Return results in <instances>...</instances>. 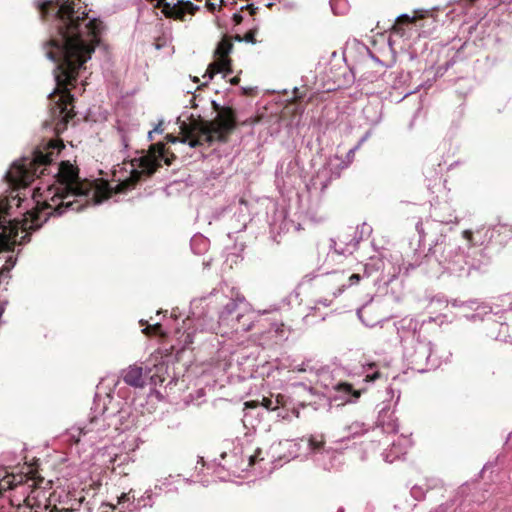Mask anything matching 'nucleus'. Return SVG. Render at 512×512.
<instances>
[{
  "mask_svg": "<svg viewBox=\"0 0 512 512\" xmlns=\"http://www.w3.org/2000/svg\"><path fill=\"white\" fill-rule=\"evenodd\" d=\"M458 93L465 95L467 92H463L460 89L457 90Z\"/></svg>",
  "mask_w": 512,
  "mask_h": 512,
  "instance_id": "nucleus-48",
  "label": "nucleus"
},
{
  "mask_svg": "<svg viewBox=\"0 0 512 512\" xmlns=\"http://www.w3.org/2000/svg\"><path fill=\"white\" fill-rule=\"evenodd\" d=\"M343 511H344V510H343V508H340V509L338 510V512H343Z\"/></svg>",
  "mask_w": 512,
  "mask_h": 512,
  "instance_id": "nucleus-58",
  "label": "nucleus"
},
{
  "mask_svg": "<svg viewBox=\"0 0 512 512\" xmlns=\"http://www.w3.org/2000/svg\"><path fill=\"white\" fill-rule=\"evenodd\" d=\"M120 401L115 402L110 393H107L103 400L99 394H96L92 410V416L88 424L79 427V436L87 435L90 433L99 434L104 431L107 426H110L112 420L118 418L121 420L128 415V412L119 407Z\"/></svg>",
  "mask_w": 512,
  "mask_h": 512,
  "instance_id": "nucleus-5",
  "label": "nucleus"
},
{
  "mask_svg": "<svg viewBox=\"0 0 512 512\" xmlns=\"http://www.w3.org/2000/svg\"><path fill=\"white\" fill-rule=\"evenodd\" d=\"M236 40L239 42L245 41L248 43H255V31L251 30V31L247 32L243 38L240 37L239 35H237Z\"/></svg>",
  "mask_w": 512,
  "mask_h": 512,
  "instance_id": "nucleus-31",
  "label": "nucleus"
},
{
  "mask_svg": "<svg viewBox=\"0 0 512 512\" xmlns=\"http://www.w3.org/2000/svg\"><path fill=\"white\" fill-rule=\"evenodd\" d=\"M361 279V276L359 274H352L349 276V283L348 285H343L344 287H350V286H353L357 283H359Z\"/></svg>",
  "mask_w": 512,
  "mask_h": 512,
  "instance_id": "nucleus-33",
  "label": "nucleus"
},
{
  "mask_svg": "<svg viewBox=\"0 0 512 512\" xmlns=\"http://www.w3.org/2000/svg\"><path fill=\"white\" fill-rule=\"evenodd\" d=\"M194 81H195V82H198V81H199V79H198L197 77H194Z\"/></svg>",
  "mask_w": 512,
  "mask_h": 512,
  "instance_id": "nucleus-57",
  "label": "nucleus"
},
{
  "mask_svg": "<svg viewBox=\"0 0 512 512\" xmlns=\"http://www.w3.org/2000/svg\"><path fill=\"white\" fill-rule=\"evenodd\" d=\"M363 113L366 117V120L371 125H377L380 123L382 118L381 110L378 109V106L368 105L364 108Z\"/></svg>",
  "mask_w": 512,
  "mask_h": 512,
  "instance_id": "nucleus-24",
  "label": "nucleus"
},
{
  "mask_svg": "<svg viewBox=\"0 0 512 512\" xmlns=\"http://www.w3.org/2000/svg\"><path fill=\"white\" fill-rule=\"evenodd\" d=\"M205 6L207 7V9L210 11V12H214L217 8V5L215 3H212V2H206L205 3Z\"/></svg>",
  "mask_w": 512,
  "mask_h": 512,
  "instance_id": "nucleus-38",
  "label": "nucleus"
},
{
  "mask_svg": "<svg viewBox=\"0 0 512 512\" xmlns=\"http://www.w3.org/2000/svg\"><path fill=\"white\" fill-rule=\"evenodd\" d=\"M378 377H379V373L377 371H374L371 374L367 373L365 376V380L371 382V381H374Z\"/></svg>",
  "mask_w": 512,
  "mask_h": 512,
  "instance_id": "nucleus-36",
  "label": "nucleus"
},
{
  "mask_svg": "<svg viewBox=\"0 0 512 512\" xmlns=\"http://www.w3.org/2000/svg\"><path fill=\"white\" fill-rule=\"evenodd\" d=\"M506 311L507 312H511L512 311V306H510Z\"/></svg>",
  "mask_w": 512,
  "mask_h": 512,
  "instance_id": "nucleus-55",
  "label": "nucleus"
},
{
  "mask_svg": "<svg viewBox=\"0 0 512 512\" xmlns=\"http://www.w3.org/2000/svg\"><path fill=\"white\" fill-rule=\"evenodd\" d=\"M411 445L412 441L409 437L404 435L398 436L397 440L392 441L390 450L383 453L384 460L388 463L394 462L406 454Z\"/></svg>",
  "mask_w": 512,
  "mask_h": 512,
  "instance_id": "nucleus-16",
  "label": "nucleus"
},
{
  "mask_svg": "<svg viewBox=\"0 0 512 512\" xmlns=\"http://www.w3.org/2000/svg\"><path fill=\"white\" fill-rule=\"evenodd\" d=\"M197 394L199 397L203 396L204 395V391L202 389L198 390L197 391Z\"/></svg>",
  "mask_w": 512,
  "mask_h": 512,
  "instance_id": "nucleus-44",
  "label": "nucleus"
},
{
  "mask_svg": "<svg viewBox=\"0 0 512 512\" xmlns=\"http://www.w3.org/2000/svg\"><path fill=\"white\" fill-rule=\"evenodd\" d=\"M347 431L349 436L356 437L358 435H362L364 432L367 431V429L365 428L364 423L355 421L347 427Z\"/></svg>",
  "mask_w": 512,
  "mask_h": 512,
  "instance_id": "nucleus-26",
  "label": "nucleus"
},
{
  "mask_svg": "<svg viewBox=\"0 0 512 512\" xmlns=\"http://www.w3.org/2000/svg\"><path fill=\"white\" fill-rule=\"evenodd\" d=\"M432 216L434 219L427 222V225L430 229H436L435 226L438 224H450L457 221V218L452 214H450L448 217L441 216L438 208H434Z\"/></svg>",
  "mask_w": 512,
  "mask_h": 512,
  "instance_id": "nucleus-25",
  "label": "nucleus"
},
{
  "mask_svg": "<svg viewBox=\"0 0 512 512\" xmlns=\"http://www.w3.org/2000/svg\"><path fill=\"white\" fill-rule=\"evenodd\" d=\"M158 495L159 492H156L154 489H148L141 497L136 498L133 490H130L128 493H122L118 498V504L130 512H137L141 508L152 507L154 504V497Z\"/></svg>",
  "mask_w": 512,
  "mask_h": 512,
  "instance_id": "nucleus-10",
  "label": "nucleus"
},
{
  "mask_svg": "<svg viewBox=\"0 0 512 512\" xmlns=\"http://www.w3.org/2000/svg\"><path fill=\"white\" fill-rule=\"evenodd\" d=\"M181 333V329L180 328H177L176 329V334H180Z\"/></svg>",
  "mask_w": 512,
  "mask_h": 512,
  "instance_id": "nucleus-51",
  "label": "nucleus"
},
{
  "mask_svg": "<svg viewBox=\"0 0 512 512\" xmlns=\"http://www.w3.org/2000/svg\"><path fill=\"white\" fill-rule=\"evenodd\" d=\"M330 7L335 15H341L347 10V3L345 0H330Z\"/></svg>",
  "mask_w": 512,
  "mask_h": 512,
  "instance_id": "nucleus-27",
  "label": "nucleus"
},
{
  "mask_svg": "<svg viewBox=\"0 0 512 512\" xmlns=\"http://www.w3.org/2000/svg\"><path fill=\"white\" fill-rule=\"evenodd\" d=\"M370 312L369 306H363L357 310V315L360 321L367 327H374L377 324V321H369L365 318V316Z\"/></svg>",
  "mask_w": 512,
  "mask_h": 512,
  "instance_id": "nucleus-28",
  "label": "nucleus"
},
{
  "mask_svg": "<svg viewBox=\"0 0 512 512\" xmlns=\"http://www.w3.org/2000/svg\"><path fill=\"white\" fill-rule=\"evenodd\" d=\"M416 229L419 231L420 234L422 233V231L419 228V225L416 226Z\"/></svg>",
  "mask_w": 512,
  "mask_h": 512,
  "instance_id": "nucleus-53",
  "label": "nucleus"
},
{
  "mask_svg": "<svg viewBox=\"0 0 512 512\" xmlns=\"http://www.w3.org/2000/svg\"><path fill=\"white\" fill-rule=\"evenodd\" d=\"M428 10H416L415 15L410 17L408 14H402L397 17L398 21L413 22L416 18H424L425 14H428Z\"/></svg>",
  "mask_w": 512,
  "mask_h": 512,
  "instance_id": "nucleus-29",
  "label": "nucleus"
},
{
  "mask_svg": "<svg viewBox=\"0 0 512 512\" xmlns=\"http://www.w3.org/2000/svg\"><path fill=\"white\" fill-rule=\"evenodd\" d=\"M167 137H168L169 141L176 142V138L175 137H173V136H167Z\"/></svg>",
  "mask_w": 512,
  "mask_h": 512,
  "instance_id": "nucleus-45",
  "label": "nucleus"
},
{
  "mask_svg": "<svg viewBox=\"0 0 512 512\" xmlns=\"http://www.w3.org/2000/svg\"><path fill=\"white\" fill-rule=\"evenodd\" d=\"M314 461L324 470H331L340 464L341 454L332 449H325L322 441L315 439V449L311 450Z\"/></svg>",
  "mask_w": 512,
  "mask_h": 512,
  "instance_id": "nucleus-12",
  "label": "nucleus"
},
{
  "mask_svg": "<svg viewBox=\"0 0 512 512\" xmlns=\"http://www.w3.org/2000/svg\"><path fill=\"white\" fill-rule=\"evenodd\" d=\"M487 336L500 341H507L508 326L505 323H499L491 316L486 319Z\"/></svg>",
  "mask_w": 512,
  "mask_h": 512,
  "instance_id": "nucleus-18",
  "label": "nucleus"
},
{
  "mask_svg": "<svg viewBox=\"0 0 512 512\" xmlns=\"http://www.w3.org/2000/svg\"><path fill=\"white\" fill-rule=\"evenodd\" d=\"M261 453H262L261 450L258 449L254 455H251L249 457L250 464L255 463L258 459L259 460H263V457L261 456Z\"/></svg>",
  "mask_w": 512,
  "mask_h": 512,
  "instance_id": "nucleus-35",
  "label": "nucleus"
},
{
  "mask_svg": "<svg viewBox=\"0 0 512 512\" xmlns=\"http://www.w3.org/2000/svg\"><path fill=\"white\" fill-rule=\"evenodd\" d=\"M218 478L221 479V480H225V478L220 476V475L218 476Z\"/></svg>",
  "mask_w": 512,
  "mask_h": 512,
  "instance_id": "nucleus-56",
  "label": "nucleus"
},
{
  "mask_svg": "<svg viewBox=\"0 0 512 512\" xmlns=\"http://www.w3.org/2000/svg\"><path fill=\"white\" fill-rule=\"evenodd\" d=\"M313 449H315V439L312 437H302L293 440L285 439L274 443L270 447V453L278 461L289 462L294 458L306 457L308 454H311Z\"/></svg>",
  "mask_w": 512,
  "mask_h": 512,
  "instance_id": "nucleus-6",
  "label": "nucleus"
},
{
  "mask_svg": "<svg viewBox=\"0 0 512 512\" xmlns=\"http://www.w3.org/2000/svg\"><path fill=\"white\" fill-rule=\"evenodd\" d=\"M372 228L366 223H363L360 227H357L352 234H342L338 237V240L331 239L330 247L339 255H351L356 249L359 242L371 234Z\"/></svg>",
  "mask_w": 512,
  "mask_h": 512,
  "instance_id": "nucleus-8",
  "label": "nucleus"
},
{
  "mask_svg": "<svg viewBox=\"0 0 512 512\" xmlns=\"http://www.w3.org/2000/svg\"><path fill=\"white\" fill-rule=\"evenodd\" d=\"M280 169H282V164H279V165L277 166V168H276V172L278 173Z\"/></svg>",
  "mask_w": 512,
  "mask_h": 512,
  "instance_id": "nucleus-47",
  "label": "nucleus"
},
{
  "mask_svg": "<svg viewBox=\"0 0 512 512\" xmlns=\"http://www.w3.org/2000/svg\"><path fill=\"white\" fill-rule=\"evenodd\" d=\"M153 330L154 333H162L161 325L159 323H154L153 325H149L147 328L143 329V332L146 333L147 330Z\"/></svg>",
  "mask_w": 512,
  "mask_h": 512,
  "instance_id": "nucleus-34",
  "label": "nucleus"
},
{
  "mask_svg": "<svg viewBox=\"0 0 512 512\" xmlns=\"http://www.w3.org/2000/svg\"><path fill=\"white\" fill-rule=\"evenodd\" d=\"M226 456H227V454H226V453H222V454H221V458H222V459H225V458H226Z\"/></svg>",
  "mask_w": 512,
  "mask_h": 512,
  "instance_id": "nucleus-49",
  "label": "nucleus"
},
{
  "mask_svg": "<svg viewBox=\"0 0 512 512\" xmlns=\"http://www.w3.org/2000/svg\"><path fill=\"white\" fill-rule=\"evenodd\" d=\"M461 82L465 83V87L467 88L468 91H470L472 89V84H471L470 80L462 79Z\"/></svg>",
  "mask_w": 512,
  "mask_h": 512,
  "instance_id": "nucleus-39",
  "label": "nucleus"
},
{
  "mask_svg": "<svg viewBox=\"0 0 512 512\" xmlns=\"http://www.w3.org/2000/svg\"><path fill=\"white\" fill-rule=\"evenodd\" d=\"M332 388L341 393L348 402L356 400L360 396V391L353 389L352 385L348 383L337 382Z\"/></svg>",
  "mask_w": 512,
  "mask_h": 512,
  "instance_id": "nucleus-20",
  "label": "nucleus"
},
{
  "mask_svg": "<svg viewBox=\"0 0 512 512\" xmlns=\"http://www.w3.org/2000/svg\"><path fill=\"white\" fill-rule=\"evenodd\" d=\"M152 131H154V133H162V128H161V123L158 124Z\"/></svg>",
  "mask_w": 512,
  "mask_h": 512,
  "instance_id": "nucleus-42",
  "label": "nucleus"
},
{
  "mask_svg": "<svg viewBox=\"0 0 512 512\" xmlns=\"http://www.w3.org/2000/svg\"><path fill=\"white\" fill-rule=\"evenodd\" d=\"M454 505V502L453 501H449V502H446V503H442L441 505H439L437 508H435L434 510H431V512H448V510L450 508H452Z\"/></svg>",
  "mask_w": 512,
  "mask_h": 512,
  "instance_id": "nucleus-32",
  "label": "nucleus"
},
{
  "mask_svg": "<svg viewBox=\"0 0 512 512\" xmlns=\"http://www.w3.org/2000/svg\"><path fill=\"white\" fill-rule=\"evenodd\" d=\"M290 371L305 374L304 378L308 382H322V378L328 376V369L319 361L311 358L305 359L301 363H292Z\"/></svg>",
  "mask_w": 512,
  "mask_h": 512,
  "instance_id": "nucleus-11",
  "label": "nucleus"
},
{
  "mask_svg": "<svg viewBox=\"0 0 512 512\" xmlns=\"http://www.w3.org/2000/svg\"><path fill=\"white\" fill-rule=\"evenodd\" d=\"M233 45L230 41L223 39L217 45L215 50V55L217 56V60L210 64L206 73L203 75V78H208L211 80L213 75L221 72H230V59L228 55L232 51Z\"/></svg>",
  "mask_w": 512,
  "mask_h": 512,
  "instance_id": "nucleus-9",
  "label": "nucleus"
},
{
  "mask_svg": "<svg viewBox=\"0 0 512 512\" xmlns=\"http://www.w3.org/2000/svg\"><path fill=\"white\" fill-rule=\"evenodd\" d=\"M428 11H429V13H428V14H425V17H426V16H428V15H430V17H433V14H430V13H431V11H430V10H428Z\"/></svg>",
  "mask_w": 512,
  "mask_h": 512,
  "instance_id": "nucleus-52",
  "label": "nucleus"
},
{
  "mask_svg": "<svg viewBox=\"0 0 512 512\" xmlns=\"http://www.w3.org/2000/svg\"><path fill=\"white\" fill-rule=\"evenodd\" d=\"M197 10H199V6L194 5L190 1L162 2V12L165 16L174 19L184 20L186 14L193 15Z\"/></svg>",
  "mask_w": 512,
  "mask_h": 512,
  "instance_id": "nucleus-15",
  "label": "nucleus"
},
{
  "mask_svg": "<svg viewBox=\"0 0 512 512\" xmlns=\"http://www.w3.org/2000/svg\"><path fill=\"white\" fill-rule=\"evenodd\" d=\"M320 303L323 304L324 306H328V303L326 301H321Z\"/></svg>",
  "mask_w": 512,
  "mask_h": 512,
  "instance_id": "nucleus-50",
  "label": "nucleus"
},
{
  "mask_svg": "<svg viewBox=\"0 0 512 512\" xmlns=\"http://www.w3.org/2000/svg\"><path fill=\"white\" fill-rule=\"evenodd\" d=\"M219 467H221L222 469H225L227 471H232L233 473L235 472V471L232 470L231 465H229L228 463H225L223 465L219 464Z\"/></svg>",
  "mask_w": 512,
  "mask_h": 512,
  "instance_id": "nucleus-41",
  "label": "nucleus"
},
{
  "mask_svg": "<svg viewBox=\"0 0 512 512\" xmlns=\"http://www.w3.org/2000/svg\"><path fill=\"white\" fill-rule=\"evenodd\" d=\"M190 246L194 254L201 255L208 250L209 240L203 235L197 234L191 238Z\"/></svg>",
  "mask_w": 512,
  "mask_h": 512,
  "instance_id": "nucleus-23",
  "label": "nucleus"
},
{
  "mask_svg": "<svg viewBox=\"0 0 512 512\" xmlns=\"http://www.w3.org/2000/svg\"><path fill=\"white\" fill-rule=\"evenodd\" d=\"M202 301H208L209 304L215 302L221 305L218 311V320L214 322L206 314L197 315L193 311V319L188 317L183 321V334H186L185 344L193 343L192 335L196 330L220 333L222 336L248 332L254 327V323L259 316L245 297L234 288H229L227 284L214 288L207 296L194 300L192 305L195 306L196 303Z\"/></svg>",
  "mask_w": 512,
  "mask_h": 512,
  "instance_id": "nucleus-1",
  "label": "nucleus"
},
{
  "mask_svg": "<svg viewBox=\"0 0 512 512\" xmlns=\"http://www.w3.org/2000/svg\"><path fill=\"white\" fill-rule=\"evenodd\" d=\"M437 487H442V482L439 479H431L427 480L425 484H416L414 485L411 490V496L415 500H423L425 498L426 492L429 489H435Z\"/></svg>",
  "mask_w": 512,
  "mask_h": 512,
  "instance_id": "nucleus-19",
  "label": "nucleus"
},
{
  "mask_svg": "<svg viewBox=\"0 0 512 512\" xmlns=\"http://www.w3.org/2000/svg\"><path fill=\"white\" fill-rule=\"evenodd\" d=\"M46 499H48L47 496H46ZM46 501L47 500H42V502H41V508L46 507L47 508L46 512H79L82 502L84 501V497L81 496L79 498H73V499L71 498L70 505L68 507H63L61 509H58V508L49 509V507L45 504Z\"/></svg>",
  "mask_w": 512,
  "mask_h": 512,
  "instance_id": "nucleus-21",
  "label": "nucleus"
},
{
  "mask_svg": "<svg viewBox=\"0 0 512 512\" xmlns=\"http://www.w3.org/2000/svg\"><path fill=\"white\" fill-rule=\"evenodd\" d=\"M153 133H154V131H149V132H148V138H149L150 140H152V139H153Z\"/></svg>",
  "mask_w": 512,
  "mask_h": 512,
  "instance_id": "nucleus-43",
  "label": "nucleus"
},
{
  "mask_svg": "<svg viewBox=\"0 0 512 512\" xmlns=\"http://www.w3.org/2000/svg\"><path fill=\"white\" fill-rule=\"evenodd\" d=\"M399 425L397 419L393 418V412L381 409L378 417V426L372 430V433L378 435L379 433L392 434L398 432Z\"/></svg>",
  "mask_w": 512,
  "mask_h": 512,
  "instance_id": "nucleus-17",
  "label": "nucleus"
},
{
  "mask_svg": "<svg viewBox=\"0 0 512 512\" xmlns=\"http://www.w3.org/2000/svg\"><path fill=\"white\" fill-rule=\"evenodd\" d=\"M152 369L148 366L142 367L136 364L130 365L127 369L122 370V378L124 382L135 388H142L145 386L146 377L153 378L156 373L151 374Z\"/></svg>",
  "mask_w": 512,
  "mask_h": 512,
  "instance_id": "nucleus-14",
  "label": "nucleus"
},
{
  "mask_svg": "<svg viewBox=\"0 0 512 512\" xmlns=\"http://www.w3.org/2000/svg\"><path fill=\"white\" fill-rule=\"evenodd\" d=\"M173 479L174 477L169 475L168 477L158 480V483L154 486V490L160 493L164 488H168L173 484Z\"/></svg>",
  "mask_w": 512,
  "mask_h": 512,
  "instance_id": "nucleus-30",
  "label": "nucleus"
},
{
  "mask_svg": "<svg viewBox=\"0 0 512 512\" xmlns=\"http://www.w3.org/2000/svg\"><path fill=\"white\" fill-rule=\"evenodd\" d=\"M451 65H453V63L451 61L447 62L446 63V69H448Z\"/></svg>",
  "mask_w": 512,
  "mask_h": 512,
  "instance_id": "nucleus-46",
  "label": "nucleus"
},
{
  "mask_svg": "<svg viewBox=\"0 0 512 512\" xmlns=\"http://www.w3.org/2000/svg\"><path fill=\"white\" fill-rule=\"evenodd\" d=\"M394 325L403 348V358L410 369L424 373L440 366L433 343L421 335L423 323L406 316Z\"/></svg>",
  "mask_w": 512,
  "mask_h": 512,
  "instance_id": "nucleus-3",
  "label": "nucleus"
},
{
  "mask_svg": "<svg viewBox=\"0 0 512 512\" xmlns=\"http://www.w3.org/2000/svg\"><path fill=\"white\" fill-rule=\"evenodd\" d=\"M242 20H243V17H242V15H241V14H239V13H234V15H233V21H234V23H235L236 25L240 24V23L242 22Z\"/></svg>",
  "mask_w": 512,
  "mask_h": 512,
  "instance_id": "nucleus-37",
  "label": "nucleus"
},
{
  "mask_svg": "<svg viewBox=\"0 0 512 512\" xmlns=\"http://www.w3.org/2000/svg\"><path fill=\"white\" fill-rule=\"evenodd\" d=\"M282 327H283V324H281V325L273 324V328L275 329V333H277V334L280 333V332L281 333L283 332Z\"/></svg>",
  "mask_w": 512,
  "mask_h": 512,
  "instance_id": "nucleus-40",
  "label": "nucleus"
},
{
  "mask_svg": "<svg viewBox=\"0 0 512 512\" xmlns=\"http://www.w3.org/2000/svg\"><path fill=\"white\" fill-rule=\"evenodd\" d=\"M318 382L296 381L287 386V398L291 401L290 412L296 418L299 417V408L305 407L311 402L312 397L316 394L314 385Z\"/></svg>",
  "mask_w": 512,
  "mask_h": 512,
  "instance_id": "nucleus-7",
  "label": "nucleus"
},
{
  "mask_svg": "<svg viewBox=\"0 0 512 512\" xmlns=\"http://www.w3.org/2000/svg\"><path fill=\"white\" fill-rule=\"evenodd\" d=\"M375 366V363L369 364V367L372 369Z\"/></svg>",
  "mask_w": 512,
  "mask_h": 512,
  "instance_id": "nucleus-54",
  "label": "nucleus"
},
{
  "mask_svg": "<svg viewBox=\"0 0 512 512\" xmlns=\"http://www.w3.org/2000/svg\"><path fill=\"white\" fill-rule=\"evenodd\" d=\"M213 106L217 112L212 121L201 118L188 117L186 120L178 118L179 128L183 135L182 143H188L190 147L207 144L212 145L215 141L224 142L226 135L236 125L235 112L230 107H220L215 101Z\"/></svg>",
  "mask_w": 512,
  "mask_h": 512,
  "instance_id": "nucleus-4",
  "label": "nucleus"
},
{
  "mask_svg": "<svg viewBox=\"0 0 512 512\" xmlns=\"http://www.w3.org/2000/svg\"><path fill=\"white\" fill-rule=\"evenodd\" d=\"M471 232L463 231L460 239H452L442 232L425 256L428 264L437 263L443 271L457 277H467L473 270L486 264L483 250L471 245Z\"/></svg>",
  "mask_w": 512,
  "mask_h": 512,
  "instance_id": "nucleus-2",
  "label": "nucleus"
},
{
  "mask_svg": "<svg viewBox=\"0 0 512 512\" xmlns=\"http://www.w3.org/2000/svg\"><path fill=\"white\" fill-rule=\"evenodd\" d=\"M330 178L327 170L319 171L315 177L311 179L310 189H319L323 192L329 185Z\"/></svg>",
  "mask_w": 512,
  "mask_h": 512,
  "instance_id": "nucleus-22",
  "label": "nucleus"
},
{
  "mask_svg": "<svg viewBox=\"0 0 512 512\" xmlns=\"http://www.w3.org/2000/svg\"><path fill=\"white\" fill-rule=\"evenodd\" d=\"M291 401L285 394H271L269 397H263L261 405L268 411H275L277 418L286 420L290 418Z\"/></svg>",
  "mask_w": 512,
  "mask_h": 512,
  "instance_id": "nucleus-13",
  "label": "nucleus"
}]
</instances>
